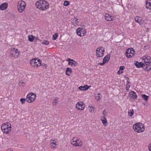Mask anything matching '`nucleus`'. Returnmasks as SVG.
Wrapping results in <instances>:
<instances>
[{"label":"nucleus","mask_w":151,"mask_h":151,"mask_svg":"<svg viewBox=\"0 0 151 151\" xmlns=\"http://www.w3.org/2000/svg\"><path fill=\"white\" fill-rule=\"evenodd\" d=\"M130 87V86L129 85L128 86V85L126 87V89L127 90H129Z\"/></svg>","instance_id":"obj_44"},{"label":"nucleus","mask_w":151,"mask_h":151,"mask_svg":"<svg viewBox=\"0 0 151 151\" xmlns=\"http://www.w3.org/2000/svg\"><path fill=\"white\" fill-rule=\"evenodd\" d=\"M91 86H89L87 85H85L83 86H80L78 87L79 89L82 91H86Z\"/></svg>","instance_id":"obj_16"},{"label":"nucleus","mask_w":151,"mask_h":151,"mask_svg":"<svg viewBox=\"0 0 151 151\" xmlns=\"http://www.w3.org/2000/svg\"><path fill=\"white\" fill-rule=\"evenodd\" d=\"M110 55L109 54L107 55H106L103 58V60L105 62L107 63L109 60L110 59Z\"/></svg>","instance_id":"obj_22"},{"label":"nucleus","mask_w":151,"mask_h":151,"mask_svg":"<svg viewBox=\"0 0 151 151\" xmlns=\"http://www.w3.org/2000/svg\"><path fill=\"white\" fill-rule=\"evenodd\" d=\"M63 4L64 6H66V1H64Z\"/></svg>","instance_id":"obj_50"},{"label":"nucleus","mask_w":151,"mask_h":151,"mask_svg":"<svg viewBox=\"0 0 151 151\" xmlns=\"http://www.w3.org/2000/svg\"><path fill=\"white\" fill-rule=\"evenodd\" d=\"M106 63L103 60V63H98V64L99 65H103Z\"/></svg>","instance_id":"obj_42"},{"label":"nucleus","mask_w":151,"mask_h":151,"mask_svg":"<svg viewBox=\"0 0 151 151\" xmlns=\"http://www.w3.org/2000/svg\"><path fill=\"white\" fill-rule=\"evenodd\" d=\"M120 71V74H121L122 73H123V71L122 70V71Z\"/></svg>","instance_id":"obj_56"},{"label":"nucleus","mask_w":151,"mask_h":151,"mask_svg":"<svg viewBox=\"0 0 151 151\" xmlns=\"http://www.w3.org/2000/svg\"><path fill=\"white\" fill-rule=\"evenodd\" d=\"M129 94L130 95V97L133 99H137V95L136 93L134 91H131L129 93Z\"/></svg>","instance_id":"obj_14"},{"label":"nucleus","mask_w":151,"mask_h":151,"mask_svg":"<svg viewBox=\"0 0 151 151\" xmlns=\"http://www.w3.org/2000/svg\"><path fill=\"white\" fill-rule=\"evenodd\" d=\"M42 60L40 59H34L30 61V64L34 68H37L41 65Z\"/></svg>","instance_id":"obj_4"},{"label":"nucleus","mask_w":151,"mask_h":151,"mask_svg":"<svg viewBox=\"0 0 151 151\" xmlns=\"http://www.w3.org/2000/svg\"><path fill=\"white\" fill-rule=\"evenodd\" d=\"M78 142L77 141H71V143L74 146H77V145Z\"/></svg>","instance_id":"obj_35"},{"label":"nucleus","mask_w":151,"mask_h":151,"mask_svg":"<svg viewBox=\"0 0 151 151\" xmlns=\"http://www.w3.org/2000/svg\"><path fill=\"white\" fill-rule=\"evenodd\" d=\"M101 117H103V118H102V119H104V115H103V116H102Z\"/></svg>","instance_id":"obj_57"},{"label":"nucleus","mask_w":151,"mask_h":151,"mask_svg":"<svg viewBox=\"0 0 151 151\" xmlns=\"http://www.w3.org/2000/svg\"><path fill=\"white\" fill-rule=\"evenodd\" d=\"M133 128L136 132L137 133L143 132L145 129L144 125L140 122L134 124L133 126Z\"/></svg>","instance_id":"obj_2"},{"label":"nucleus","mask_w":151,"mask_h":151,"mask_svg":"<svg viewBox=\"0 0 151 151\" xmlns=\"http://www.w3.org/2000/svg\"><path fill=\"white\" fill-rule=\"evenodd\" d=\"M120 70H119L118 71V72H117V74H120Z\"/></svg>","instance_id":"obj_51"},{"label":"nucleus","mask_w":151,"mask_h":151,"mask_svg":"<svg viewBox=\"0 0 151 151\" xmlns=\"http://www.w3.org/2000/svg\"><path fill=\"white\" fill-rule=\"evenodd\" d=\"M26 101V99L22 98L20 99V101L22 104H24Z\"/></svg>","instance_id":"obj_38"},{"label":"nucleus","mask_w":151,"mask_h":151,"mask_svg":"<svg viewBox=\"0 0 151 151\" xmlns=\"http://www.w3.org/2000/svg\"><path fill=\"white\" fill-rule=\"evenodd\" d=\"M35 5L36 7L41 10H45L49 7L48 2L45 0H40L37 1Z\"/></svg>","instance_id":"obj_1"},{"label":"nucleus","mask_w":151,"mask_h":151,"mask_svg":"<svg viewBox=\"0 0 151 151\" xmlns=\"http://www.w3.org/2000/svg\"><path fill=\"white\" fill-rule=\"evenodd\" d=\"M104 49L103 47H99L96 50V56L98 57H102L104 55Z\"/></svg>","instance_id":"obj_6"},{"label":"nucleus","mask_w":151,"mask_h":151,"mask_svg":"<svg viewBox=\"0 0 151 151\" xmlns=\"http://www.w3.org/2000/svg\"><path fill=\"white\" fill-rule=\"evenodd\" d=\"M72 73V70L71 68H67V75L70 76Z\"/></svg>","instance_id":"obj_20"},{"label":"nucleus","mask_w":151,"mask_h":151,"mask_svg":"<svg viewBox=\"0 0 151 151\" xmlns=\"http://www.w3.org/2000/svg\"><path fill=\"white\" fill-rule=\"evenodd\" d=\"M140 18V17L136 16V17L135 18V22H137L139 24H142L143 22L144 21H139V18Z\"/></svg>","instance_id":"obj_18"},{"label":"nucleus","mask_w":151,"mask_h":151,"mask_svg":"<svg viewBox=\"0 0 151 151\" xmlns=\"http://www.w3.org/2000/svg\"><path fill=\"white\" fill-rule=\"evenodd\" d=\"M58 33H55L52 36V39L53 40H56L58 37Z\"/></svg>","instance_id":"obj_34"},{"label":"nucleus","mask_w":151,"mask_h":151,"mask_svg":"<svg viewBox=\"0 0 151 151\" xmlns=\"http://www.w3.org/2000/svg\"><path fill=\"white\" fill-rule=\"evenodd\" d=\"M129 83L130 82L129 81H127L126 83V85L128 86Z\"/></svg>","instance_id":"obj_49"},{"label":"nucleus","mask_w":151,"mask_h":151,"mask_svg":"<svg viewBox=\"0 0 151 151\" xmlns=\"http://www.w3.org/2000/svg\"><path fill=\"white\" fill-rule=\"evenodd\" d=\"M139 21H143H143L142 20H141V18L140 17V18H139Z\"/></svg>","instance_id":"obj_55"},{"label":"nucleus","mask_w":151,"mask_h":151,"mask_svg":"<svg viewBox=\"0 0 151 151\" xmlns=\"http://www.w3.org/2000/svg\"><path fill=\"white\" fill-rule=\"evenodd\" d=\"M145 58H147V61H148V60L150 58L149 56H147V57H145Z\"/></svg>","instance_id":"obj_47"},{"label":"nucleus","mask_w":151,"mask_h":151,"mask_svg":"<svg viewBox=\"0 0 151 151\" xmlns=\"http://www.w3.org/2000/svg\"><path fill=\"white\" fill-rule=\"evenodd\" d=\"M106 110H104L103 111V114L104 115V119L105 118V117L106 116Z\"/></svg>","instance_id":"obj_41"},{"label":"nucleus","mask_w":151,"mask_h":151,"mask_svg":"<svg viewBox=\"0 0 151 151\" xmlns=\"http://www.w3.org/2000/svg\"><path fill=\"white\" fill-rule=\"evenodd\" d=\"M69 4H69V1H67V6L69 5Z\"/></svg>","instance_id":"obj_48"},{"label":"nucleus","mask_w":151,"mask_h":151,"mask_svg":"<svg viewBox=\"0 0 151 151\" xmlns=\"http://www.w3.org/2000/svg\"><path fill=\"white\" fill-rule=\"evenodd\" d=\"M144 60V63H145V62H148V61H147V59H143V60Z\"/></svg>","instance_id":"obj_52"},{"label":"nucleus","mask_w":151,"mask_h":151,"mask_svg":"<svg viewBox=\"0 0 151 151\" xmlns=\"http://www.w3.org/2000/svg\"><path fill=\"white\" fill-rule=\"evenodd\" d=\"M148 149L150 151H151V145H150L148 147Z\"/></svg>","instance_id":"obj_45"},{"label":"nucleus","mask_w":151,"mask_h":151,"mask_svg":"<svg viewBox=\"0 0 151 151\" xmlns=\"http://www.w3.org/2000/svg\"><path fill=\"white\" fill-rule=\"evenodd\" d=\"M125 68V67L124 66H121L119 67V70H123Z\"/></svg>","instance_id":"obj_40"},{"label":"nucleus","mask_w":151,"mask_h":151,"mask_svg":"<svg viewBox=\"0 0 151 151\" xmlns=\"http://www.w3.org/2000/svg\"><path fill=\"white\" fill-rule=\"evenodd\" d=\"M67 61H68V65L72 67L76 66L77 64L74 60L70 58H68L67 59Z\"/></svg>","instance_id":"obj_11"},{"label":"nucleus","mask_w":151,"mask_h":151,"mask_svg":"<svg viewBox=\"0 0 151 151\" xmlns=\"http://www.w3.org/2000/svg\"><path fill=\"white\" fill-rule=\"evenodd\" d=\"M11 127H9V128L5 129V130H2V131L4 134H7L11 131Z\"/></svg>","instance_id":"obj_23"},{"label":"nucleus","mask_w":151,"mask_h":151,"mask_svg":"<svg viewBox=\"0 0 151 151\" xmlns=\"http://www.w3.org/2000/svg\"><path fill=\"white\" fill-rule=\"evenodd\" d=\"M36 95L32 93H29L27 95L26 100L28 103H31L34 101L36 98Z\"/></svg>","instance_id":"obj_5"},{"label":"nucleus","mask_w":151,"mask_h":151,"mask_svg":"<svg viewBox=\"0 0 151 151\" xmlns=\"http://www.w3.org/2000/svg\"><path fill=\"white\" fill-rule=\"evenodd\" d=\"M26 7V4L24 1L21 0L18 2L17 7L19 12L22 13L24 11Z\"/></svg>","instance_id":"obj_3"},{"label":"nucleus","mask_w":151,"mask_h":151,"mask_svg":"<svg viewBox=\"0 0 151 151\" xmlns=\"http://www.w3.org/2000/svg\"><path fill=\"white\" fill-rule=\"evenodd\" d=\"M76 31L77 35L80 37H83L86 34V30L81 27L77 28Z\"/></svg>","instance_id":"obj_9"},{"label":"nucleus","mask_w":151,"mask_h":151,"mask_svg":"<svg viewBox=\"0 0 151 151\" xmlns=\"http://www.w3.org/2000/svg\"><path fill=\"white\" fill-rule=\"evenodd\" d=\"M103 117H101V120L102 121V122L103 123V124L104 125L105 124H106L107 123V121L106 120V119L105 118V119H103Z\"/></svg>","instance_id":"obj_33"},{"label":"nucleus","mask_w":151,"mask_h":151,"mask_svg":"<svg viewBox=\"0 0 151 151\" xmlns=\"http://www.w3.org/2000/svg\"><path fill=\"white\" fill-rule=\"evenodd\" d=\"M51 148L52 149L55 148L56 146V142L55 140H51Z\"/></svg>","instance_id":"obj_19"},{"label":"nucleus","mask_w":151,"mask_h":151,"mask_svg":"<svg viewBox=\"0 0 151 151\" xmlns=\"http://www.w3.org/2000/svg\"><path fill=\"white\" fill-rule=\"evenodd\" d=\"M135 65L137 68H140L143 66V64L142 62L139 63L137 61H136L134 63Z\"/></svg>","instance_id":"obj_17"},{"label":"nucleus","mask_w":151,"mask_h":151,"mask_svg":"<svg viewBox=\"0 0 151 151\" xmlns=\"http://www.w3.org/2000/svg\"><path fill=\"white\" fill-rule=\"evenodd\" d=\"M49 42L47 40H44V41L42 42V44L45 45H47L49 44Z\"/></svg>","instance_id":"obj_36"},{"label":"nucleus","mask_w":151,"mask_h":151,"mask_svg":"<svg viewBox=\"0 0 151 151\" xmlns=\"http://www.w3.org/2000/svg\"><path fill=\"white\" fill-rule=\"evenodd\" d=\"M134 111L133 109H132L131 110H129L128 111V113L129 114V116H132L134 114Z\"/></svg>","instance_id":"obj_28"},{"label":"nucleus","mask_w":151,"mask_h":151,"mask_svg":"<svg viewBox=\"0 0 151 151\" xmlns=\"http://www.w3.org/2000/svg\"><path fill=\"white\" fill-rule=\"evenodd\" d=\"M43 66H44V67H45V68H46L47 67V65L46 64H45L43 65Z\"/></svg>","instance_id":"obj_54"},{"label":"nucleus","mask_w":151,"mask_h":151,"mask_svg":"<svg viewBox=\"0 0 151 151\" xmlns=\"http://www.w3.org/2000/svg\"><path fill=\"white\" fill-rule=\"evenodd\" d=\"M71 141H75L78 142V141H79V139H78L77 137H74L72 139Z\"/></svg>","instance_id":"obj_39"},{"label":"nucleus","mask_w":151,"mask_h":151,"mask_svg":"<svg viewBox=\"0 0 151 151\" xmlns=\"http://www.w3.org/2000/svg\"><path fill=\"white\" fill-rule=\"evenodd\" d=\"M19 85L20 86H24L25 85V83L24 81H21L18 83Z\"/></svg>","instance_id":"obj_29"},{"label":"nucleus","mask_w":151,"mask_h":151,"mask_svg":"<svg viewBox=\"0 0 151 151\" xmlns=\"http://www.w3.org/2000/svg\"><path fill=\"white\" fill-rule=\"evenodd\" d=\"M142 97L143 100L147 101L149 98V96L145 94H142Z\"/></svg>","instance_id":"obj_24"},{"label":"nucleus","mask_w":151,"mask_h":151,"mask_svg":"<svg viewBox=\"0 0 151 151\" xmlns=\"http://www.w3.org/2000/svg\"><path fill=\"white\" fill-rule=\"evenodd\" d=\"M20 53L18 49L15 48L11 49L10 54L11 57L17 58L18 57Z\"/></svg>","instance_id":"obj_7"},{"label":"nucleus","mask_w":151,"mask_h":151,"mask_svg":"<svg viewBox=\"0 0 151 151\" xmlns=\"http://www.w3.org/2000/svg\"><path fill=\"white\" fill-rule=\"evenodd\" d=\"M114 17L111 15L106 14L105 16V18L107 21H111Z\"/></svg>","instance_id":"obj_15"},{"label":"nucleus","mask_w":151,"mask_h":151,"mask_svg":"<svg viewBox=\"0 0 151 151\" xmlns=\"http://www.w3.org/2000/svg\"><path fill=\"white\" fill-rule=\"evenodd\" d=\"M84 104L82 101L78 102L76 104V107L78 110H83L85 107Z\"/></svg>","instance_id":"obj_10"},{"label":"nucleus","mask_w":151,"mask_h":151,"mask_svg":"<svg viewBox=\"0 0 151 151\" xmlns=\"http://www.w3.org/2000/svg\"><path fill=\"white\" fill-rule=\"evenodd\" d=\"M101 98V94L100 93H98L97 95L96 96L95 98L96 100L98 101L100 100Z\"/></svg>","instance_id":"obj_32"},{"label":"nucleus","mask_w":151,"mask_h":151,"mask_svg":"<svg viewBox=\"0 0 151 151\" xmlns=\"http://www.w3.org/2000/svg\"><path fill=\"white\" fill-rule=\"evenodd\" d=\"M151 65V62H145V63H144L143 65V67H148L149 66Z\"/></svg>","instance_id":"obj_25"},{"label":"nucleus","mask_w":151,"mask_h":151,"mask_svg":"<svg viewBox=\"0 0 151 151\" xmlns=\"http://www.w3.org/2000/svg\"><path fill=\"white\" fill-rule=\"evenodd\" d=\"M146 8L147 9H151V3L149 2H148L147 0L146 1Z\"/></svg>","instance_id":"obj_21"},{"label":"nucleus","mask_w":151,"mask_h":151,"mask_svg":"<svg viewBox=\"0 0 151 151\" xmlns=\"http://www.w3.org/2000/svg\"><path fill=\"white\" fill-rule=\"evenodd\" d=\"M7 151H13V150L12 148H9L7 149Z\"/></svg>","instance_id":"obj_46"},{"label":"nucleus","mask_w":151,"mask_h":151,"mask_svg":"<svg viewBox=\"0 0 151 151\" xmlns=\"http://www.w3.org/2000/svg\"><path fill=\"white\" fill-rule=\"evenodd\" d=\"M94 109L93 108L91 107L90 109H89V111L91 113L94 111Z\"/></svg>","instance_id":"obj_43"},{"label":"nucleus","mask_w":151,"mask_h":151,"mask_svg":"<svg viewBox=\"0 0 151 151\" xmlns=\"http://www.w3.org/2000/svg\"><path fill=\"white\" fill-rule=\"evenodd\" d=\"M8 4L7 3H4L0 5V9L1 10H6L8 7Z\"/></svg>","instance_id":"obj_13"},{"label":"nucleus","mask_w":151,"mask_h":151,"mask_svg":"<svg viewBox=\"0 0 151 151\" xmlns=\"http://www.w3.org/2000/svg\"><path fill=\"white\" fill-rule=\"evenodd\" d=\"M127 81H129V77H126Z\"/></svg>","instance_id":"obj_53"},{"label":"nucleus","mask_w":151,"mask_h":151,"mask_svg":"<svg viewBox=\"0 0 151 151\" xmlns=\"http://www.w3.org/2000/svg\"><path fill=\"white\" fill-rule=\"evenodd\" d=\"M143 68L145 71H148L151 69V65L150 66H146L145 67H143Z\"/></svg>","instance_id":"obj_31"},{"label":"nucleus","mask_w":151,"mask_h":151,"mask_svg":"<svg viewBox=\"0 0 151 151\" xmlns=\"http://www.w3.org/2000/svg\"><path fill=\"white\" fill-rule=\"evenodd\" d=\"M9 127H11V124L9 122H6L3 124L1 126V129L2 130H5V129L9 128Z\"/></svg>","instance_id":"obj_12"},{"label":"nucleus","mask_w":151,"mask_h":151,"mask_svg":"<svg viewBox=\"0 0 151 151\" xmlns=\"http://www.w3.org/2000/svg\"><path fill=\"white\" fill-rule=\"evenodd\" d=\"M82 145V143L81 140L79 139V141L78 142L77 146H80Z\"/></svg>","instance_id":"obj_37"},{"label":"nucleus","mask_w":151,"mask_h":151,"mask_svg":"<svg viewBox=\"0 0 151 151\" xmlns=\"http://www.w3.org/2000/svg\"><path fill=\"white\" fill-rule=\"evenodd\" d=\"M78 19L76 18H74L73 20V24L74 25L78 24V22L77 21Z\"/></svg>","instance_id":"obj_27"},{"label":"nucleus","mask_w":151,"mask_h":151,"mask_svg":"<svg viewBox=\"0 0 151 151\" xmlns=\"http://www.w3.org/2000/svg\"><path fill=\"white\" fill-rule=\"evenodd\" d=\"M65 74H66V70H65Z\"/></svg>","instance_id":"obj_58"},{"label":"nucleus","mask_w":151,"mask_h":151,"mask_svg":"<svg viewBox=\"0 0 151 151\" xmlns=\"http://www.w3.org/2000/svg\"><path fill=\"white\" fill-rule=\"evenodd\" d=\"M53 100V101L52 102V104H53V105L55 106L58 103V98H56Z\"/></svg>","instance_id":"obj_30"},{"label":"nucleus","mask_w":151,"mask_h":151,"mask_svg":"<svg viewBox=\"0 0 151 151\" xmlns=\"http://www.w3.org/2000/svg\"><path fill=\"white\" fill-rule=\"evenodd\" d=\"M134 52V51L133 48H128L126 51V56L128 58H131L133 55Z\"/></svg>","instance_id":"obj_8"},{"label":"nucleus","mask_w":151,"mask_h":151,"mask_svg":"<svg viewBox=\"0 0 151 151\" xmlns=\"http://www.w3.org/2000/svg\"><path fill=\"white\" fill-rule=\"evenodd\" d=\"M35 37L33 36L32 35H30L28 36V40H29L31 42H32L33 41Z\"/></svg>","instance_id":"obj_26"}]
</instances>
